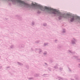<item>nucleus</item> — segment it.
Returning <instances> with one entry per match:
<instances>
[{
  "mask_svg": "<svg viewBox=\"0 0 80 80\" xmlns=\"http://www.w3.org/2000/svg\"><path fill=\"white\" fill-rule=\"evenodd\" d=\"M45 9H47L48 10H49L50 12V13H53V14H58L59 13L57 11V10L53 9V8H49L48 7H45Z\"/></svg>",
  "mask_w": 80,
  "mask_h": 80,
  "instance_id": "obj_1",
  "label": "nucleus"
},
{
  "mask_svg": "<svg viewBox=\"0 0 80 80\" xmlns=\"http://www.w3.org/2000/svg\"><path fill=\"white\" fill-rule=\"evenodd\" d=\"M17 2H18V3H20L21 4H22L23 5H25V6H28V4L25 3L23 1H21L20 0H16Z\"/></svg>",
  "mask_w": 80,
  "mask_h": 80,
  "instance_id": "obj_2",
  "label": "nucleus"
},
{
  "mask_svg": "<svg viewBox=\"0 0 80 80\" xmlns=\"http://www.w3.org/2000/svg\"><path fill=\"white\" fill-rule=\"evenodd\" d=\"M69 17H70L71 19H70L71 22H73L74 20V17L73 16H70V15H69Z\"/></svg>",
  "mask_w": 80,
  "mask_h": 80,
  "instance_id": "obj_3",
  "label": "nucleus"
},
{
  "mask_svg": "<svg viewBox=\"0 0 80 80\" xmlns=\"http://www.w3.org/2000/svg\"><path fill=\"white\" fill-rule=\"evenodd\" d=\"M32 6H33V7H37V4H35L33 3H32Z\"/></svg>",
  "mask_w": 80,
  "mask_h": 80,
  "instance_id": "obj_4",
  "label": "nucleus"
},
{
  "mask_svg": "<svg viewBox=\"0 0 80 80\" xmlns=\"http://www.w3.org/2000/svg\"><path fill=\"white\" fill-rule=\"evenodd\" d=\"M40 8H43V7H42V6H40Z\"/></svg>",
  "mask_w": 80,
  "mask_h": 80,
  "instance_id": "obj_5",
  "label": "nucleus"
},
{
  "mask_svg": "<svg viewBox=\"0 0 80 80\" xmlns=\"http://www.w3.org/2000/svg\"><path fill=\"white\" fill-rule=\"evenodd\" d=\"M68 18H70V17H68Z\"/></svg>",
  "mask_w": 80,
  "mask_h": 80,
  "instance_id": "obj_6",
  "label": "nucleus"
}]
</instances>
